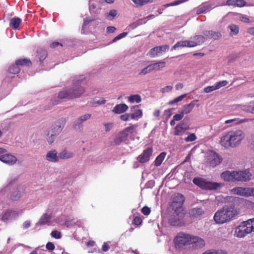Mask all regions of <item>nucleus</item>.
<instances>
[{
	"instance_id": "obj_1",
	"label": "nucleus",
	"mask_w": 254,
	"mask_h": 254,
	"mask_svg": "<svg viewBox=\"0 0 254 254\" xmlns=\"http://www.w3.org/2000/svg\"><path fill=\"white\" fill-rule=\"evenodd\" d=\"M184 201V195L180 193L176 194L173 198L172 206L174 212L169 220L170 224L173 226H180L183 224L182 220L185 213L182 206Z\"/></svg>"
},
{
	"instance_id": "obj_2",
	"label": "nucleus",
	"mask_w": 254,
	"mask_h": 254,
	"mask_svg": "<svg viewBox=\"0 0 254 254\" xmlns=\"http://www.w3.org/2000/svg\"><path fill=\"white\" fill-rule=\"evenodd\" d=\"M245 136V133L241 129L229 131L223 136V146L226 148H235L241 143Z\"/></svg>"
},
{
	"instance_id": "obj_3",
	"label": "nucleus",
	"mask_w": 254,
	"mask_h": 254,
	"mask_svg": "<svg viewBox=\"0 0 254 254\" xmlns=\"http://www.w3.org/2000/svg\"><path fill=\"white\" fill-rule=\"evenodd\" d=\"M190 234L184 232L179 233L174 238L173 243L175 246V251L171 249L169 251L173 254H177L178 252L182 251L188 245H190Z\"/></svg>"
},
{
	"instance_id": "obj_4",
	"label": "nucleus",
	"mask_w": 254,
	"mask_h": 254,
	"mask_svg": "<svg viewBox=\"0 0 254 254\" xmlns=\"http://www.w3.org/2000/svg\"><path fill=\"white\" fill-rule=\"evenodd\" d=\"M84 90L81 84L77 81L74 83L70 88H66L60 92L59 97L61 99H71L79 97L83 93Z\"/></svg>"
},
{
	"instance_id": "obj_5",
	"label": "nucleus",
	"mask_w": 254,
	"mask_h": 254,
	"mask_svg": "<svg viewBox=\"0 0 254 254\" xmlns=\"http://www.w3.org/2000/svg\"><path fill=\"white\" fill-rule=\"evenodd\" d=\"M206 38L202 35H196L191 38L189 40L180 41L177 42L171 48V51L177 49L178 48L195 47L202 44L205 41Z\"/></svg>"
},
{
	"instance_id": "obj_6",
	"label": "nucleus",
	"mask_w": 254,
	"mask_h": 254,
	"mask_svg": "<svg viewBox=\"0 0 254 254\" xmlns=\"http://www.w3.org/2000/svg\"><path fill=\"white\" fill-rule=\"evenodd\" d=\"M193 183L202 189L205 190H217L221 186V184L206 181L205 179L200 178H194Z\"/></svg>"
},
{
	"instance_id": "obj_7",
	"label": "nucleus",
	"mask_w": 254,
	"mask_h": 254,
	"mask_svg": "<svg viewBox=\"0 0 254 254\" xmlns=\"http://www.w3.org/2000/svg\"><path fill=\"white\" fill-rule=\"evenodd\" d=\"M23 212V209H21L7 210L3 213L1 219L5 222H9L16 219Z\"/></svg>"
},
{
	"instance_id": "obj_8",
	"label": "nucleus",
	"mask_w": 254,
	"mask_h": 254,
	"mask_svg": "<svg viewBox=\"0 0 254 254\" xmlns=\"http://www.w3.org/2000/svg\"><path fill=\"white\" fill-rule=\"evenodd\" d=\"M237 214L234 206H225L223 208V223L232 220Z\"/></svg>"
},
{
	"instance_id": "obj_9",
	"label": "nucleus",
	"mask_w": 254,
	"mask_h": 254,
	"mask_svg": "<svg viewBox=\"0 0 254 254\" xmlns=\"http://www.w3.org/2000/svg\"><path fill=\"white\" fill-rule=\"evenodd\" d=\"M235 182H247L251 180L252 174L248 170L235 171Z\"/></svg>"
},
{
	"instance_id": "obj_10",
	"label": "nucleus",
	"mask_w": 254,
	"mask_h": 254,
	"mask_svg": "<svg viewBox=\"0 0 254 254\" xmlns=\"http://www.w3.org/2000/svg\"><path fill=\"white\" fill-rule=\"evenodd\" d=\"M206 155L207 161L210 166L214 167L220 163V159L214 151L209 150Z\"/></svg>"
},
{
	"instance_id": "obj_11",
	"label": "nucleus",
	"mask_w": 254,
	"mask_h": 254,
	"mask_svg": "<svg viewBox=\"0 0 254 254\" xmlns=\"http://www.w3.org/2000/svg\"><path fill=\"white\" fill-rule=\"evenodd\" d=\"M66 122V120L65 118H61L55 122L54 125L51 127L50 130L55 134L59 135L62 131Z\"/></svg>"
},
{
	"instance_id": "obj_12",
	"label": "nucleus",
	"mask_w": 254,
	"mask_h": 254,
	"mask_svg": "<svg viewBox=\"0 0 254 254\" xmlns=\"http://www.w3.org/2000/svg\"><path fill=\"white\" fill-rule=\"evenodd\" d=\"M232 193L245 197L252 196L251 188L236 187L231 190Z\"/></svg>"
},
{
	"instance_id": "obj_13",
	"label": "nucleus",
	"mask_w": 254,
	"mask_h": 254,
	"mask_svg": "<svg viewBox=\"0 0 254 254\" xmlns=\"http://www.w3.org/2000/svg\"><path fill=\"white\" fill-rule=\"evenodd\" d=\"M0 160L8 165L12 166L16 163L17 158L11 154L5 153L2 155H0Z\"/></svg>"
},
{
	"instance_id": "obj_14",
	"label": "nucleus",
	"mask_w": 254,
	"mask_h": 254,
	"mask_svg": "<svg viewBox=\"0 0 254 254\" xmlns=\"http://www.w3.org/2000/svg\"><path fill=\"white\" fill-rule=\"evenodd\" d=\"M169 48V46L168 45H165L161 46H157L155 48L151 49L149 52V55L151 57H155L156 56H158L163 53H165L167 51H168Z\"/></svg>"
},
{
	"instance_id": "obj_15",
	"label": "nucleus",
	"mask_w": 254,
	"mask_h": 254,
	"mask_svg": "<svg viewBox=\"0 0 254 254\" xmlns=\"http://www.w3.org/2000/svg\"><path fill=\"white\" fill-rule=\"evenodd\" d=\"M248 230L246 225L243 221L236 228L235 235L238 238H243L250 234Z\"/></svg>"
},
{
	"instance_id": "obj_16",
	"label": "nucleus",
	"mask_w": 254,
	"mask_h": 254,
	"mask_svg": "<svg viewBox=\"0 0 254 254\" xmlns=\"http://www.w3.org/2000/svg\"><path fill=\"white\" fill-rule=\"evenodd\" d=\"M189 213L192 220H196L201 218L204 211L200 207H194L190 210Z\"/></svg>"
},
{
	"instance_id": "obj_17",
	"label": "nucleus",
	"mask_w": 254,
	"mask_h": 254,
	"mask_svg": "<svg viewBox=\"0 0 254 254\" xmlns=\"http://www.w3.org/2000/svg\"><path fill=\"white\" fill-rule=\"evenodd\" d=\"M56 222L55 219L52 214H45L42 216L39 221L36 224V226L39 225H54Z\"/></svg>"
},
{
	"instance_id": "obj_18",
	"label": "nucleus",
	"mask_w": 254,
	"mask_h": 254,
	"mask_svg": "<svg viewBox=\"0 0 254 254\" xmlns=\"http://www.w3.org/2000/svg\"><path fill=\"white\" fill-rule=\"evenodd\" d=\"M153 150L152 148H148L145 149L143 152L138 156L137 159L141 163L148 162L152 155Z\"/></svg>"
},
{
	"instance_id": "obj_19",
	"label": "nucleus",
	"mask_w": 254,
	"mask_h": 254,
	"mask_svg": "<svg viewBox=\"0 0 254 254\" xmlns=\"http://www.w3.org/2000/svg\"><path fill=\"white\" fill-rule=\"evenodd\" d=\"M190 245L196 248H201L205 246V242L202 238L190 235Z\"/></svg>"
},
{
	"instance_id": "obj_20",
	"label": "nucleus",
	"mask_w": 254,
	"mask_h": 254,
	"mask_svg": "<svg viewBox=\"0 0 254 254\" xmlns=\"http://www.w3.org/2000/svg\"><path fill=\"white\" fill-rule=\"evenodd\" d=\"M45 158L48 161L57 162L59 161V154L55 149L51 150L47 153Z\"/></svg>"
},
{
	"instance_id": "obj_21",
	"label": "nucleus",
	"mask_w": 254,
	"mask_h": 254,
	"mask_svg": "<svg viewBox=\"0 0 254 254\" xmlns=\"http://www.w3.org/2000/svg\"><path fill=\"white\" fill-rule=\"evenodd\" d=\"M137 127V125H134L126 127L125 129L126 134L127 135L128 138H130L132 140L134 139L135 136L137 134V131L136 129Z\"/></svg>"
},
{
	"instance_id": "obj_22",
	"label": "nucleus",
	"mask_w": 254,
	"mask_h": 254,
	"mask_svg": "<svg viewBox=\"0 0 254 254\" xmlns=\"http://www.w3.org/2000/svg\"><path fill=\"white\" fill-rule=\"evenodd\" d=\"M128 139L127 135L124 129L117 134L114 139V142L116 144L119 145L123 142L126 141Z\"/></svg>"
},
{
	"instance_id": "obj_23",
	"label": "nucleus",
	"mask_w": 254,
	"mask_h": 254,
	"mask_svg": "<svg viewBox=\"0 0 254 254\" xmlns=\"http://www.w3.org/2000/svg\"><path fill=\"white\" fill-rule=\"evenodd\" d=\"M248 120L247 119H241L240 118H236L225 121L224 124L227 125V127H232L235 126L236 125L245 123L247 122Z\"/></svg>"
},
{
	"instance_id": "obj_24",
	"label": "nucleus",
	"mask_w": 254,
	"mask_h": 254,
	"mask_svg": "<svg viewBox=\"0 0 254 254\" xmlns=\"http://www.w3.org/2000/svg\"><path fill=\"white\" fill-rule=\"evenodd\" d=\"M74 156V153L66 149H64L59 153V160H66L72 158Z\"/></svg>"
},
{
	"instance_id": "obj_25",
	"label": "nucleus",
	"mask_w": 254,
	"mask_h": 254,
	"mask_svg": "<svg viewBox=\"0 0 254 254\" xmlns=\"http://www.w3.org/2000/svg\"><path fill=\"white\" fill-rule=\"evenodd\" d=\"M187 129L188 127L185 126L184 124H179L175 127L174 134L176 135H182Z\"/></svg>"
},
{
	"instance_id": "obj_26",
	"label": "nucleus",
	"mask_w": 254,
	"mask_h": 254,
	"mask_svg": "<svg viewBox=\"0 0 254 254\" xmlns=\"http://www.w3.org/2000/svg\"><path fill=\"white\" fill-rule=\"evenodd\" d=\"M91 117V115L89 114H86L80 117L77 120L73 123V127L74 128H76L77 126H79L83 122L89 119Z\"/></svg>"
},
{
	"instance_id": "obj_27",
	"label": "nucleus",
	"mask_w": 254,
	"mask_h": 254,
	"mask_svg": "<svg viewBox=\"0 0 254 254\" xmlns=\"http://www.w3.org/2000/svg\"><path fill=\"white\" fill-rule=\"evenodd\" d=\"M196 102H197V100H193L191 101L190 104L185 105L183 107L182 110H181L182 113L184 115L190 113L195 106Z\"/></svg>"
},
{
	"instance_id": "obj_28",
	"label": "nucleus",
	"mask_w": 254,
	"mask_h": 254,
	"mask_svg": "<svg viewBox=\"0 0 254 254\" xmlns=\"http://www.w3.org/2000/svg\"><path fill=\"white\" fill-rule=\"evenodd\" d=\"M221 87H222V81H219L213 85L208 86L204 88L203 91L206 93H209L220 88Z\"/></svg>"
},
{
	"instance_id": "obj_29",
	"label": "nucleus",
	"mask_w": 254,
	"mask_h": 254,
	"mask_svg": "<svg viewBox=\"0 0 254 254\" xmlns=\"http://www.w3.org/2000/svg\"><path fill=\"white\" fill-rule=\"evenodd\" d=\"M203 33L206 38L214 40L217 39L221 36V34L220 32L205 31Z\"/></svg>"
},
{
	"instance_id": "obj_30",
	"label": "nucleus",
	"mask_w": 254,
	"mask_h": 254,
	"mask_svg": "<svg viewBox=\"0 0 254 254\" xmlns=\"http://www.w3.org/2000/svg\"><path fill=\"white\" fill-rule=\"evenodd\" d=\"M128 107L125 104L117 105L113 109V112L116 114H121L126 112Z\"/></svg>"
},
{
	"instance_id": "obj_31",
	"label": "nucleus",
	"mask_w": 254,
	"mask_h": 254,
	"mask_svg": "<svg viewBox=\"0 0 254 254\" xmlns=\"http://www.w3.org/2000/svg\"><path fill=\"white\" fill-rule=\"evenodd\" d=\"M223 180L228 182H235V171H226L223 172Z\"/></svg>"
},
{
	"instance_id": "obj_32",
	"label": "nucleus",
	"mask_w": 254,
	"mask_h": 254,
	"mask_svg": "<svg viewBox=\"0 0 254 254\" xmlns=\"http://www.w3.org/2000/svg\"><path fill=\"white\" fill-rule=\"evenodd\" d=\"M24 193V189L23 188H20L13 192L11 195V198L12 200L15 201L19 199Z\"/></svg>"
},
{
	"instance_id": "obj_33",
	"label": "nucleus",
	"mask_w": 254,
	"mask_h": 254,
	"mask_svg": "<svg viewBox=\"0 0 254 254\" xmlns=\"http://www.w3.org/2000/svg\"><path fill=\"white\" fill-rule=\"evenodd\" d=\"M228 28L230 30L229 34L231 37L236 36L239 33L240 28L236 24H231L228 26Z\"/></svg>"
},
{
	"instance_id": "obj_34",
	"label": "nucleus",
	"mask_w": 254,
	"mask_h": 254,
	"mask_svg": "<svg viewBox=\"0 0 254 254\" xmlns=\"http://www.w3.org/2000/svg\"><path fill=\"white\" fill-rule=\"evenodd\" d=\"M57 135V134H55L49 129L46 135V138L48 143L52 144L55 141Z\"/></svg>"
},
{
	"instance_id": "obj_35",
	"label": "nucleus",
	"mask_w": 254,
	"mask_h": 254,
	"mask_svg": "<svg viewBox=\"0 0 254 254\" xmlns=\"http://www.w3.org/2000/svg\"><path fill=\"white\" fill-rule=\"evenodd\" d=\"M128 101L131 103H139L141 101V96L138 94L131 95L127 97Z\"/></svg>"
},
{
	"instance_id": "obj_36",
	"label": "nucleus",
	"mask_w": 254,
	"mask_h": 254,
	"mask_svg": "<svg viewBox=\"0 0 254 254\" xmlns=\"http://www.w3.org/2000/svg\"><path fill=\"white\" fill-rule=\"evenodd\" d=\"M21 22V20L18 17H13L10 21L9 25L14 29H16Z\"/></svg>"
},
{
	"instance_id": "obj_37",
	"label": "nucleus",
	"mask_w": 254,
	"mask_h": 254,
	"mask_svg": "<svg viewBox=\"0 0 254 254\" xmlns=\"http://www.w3.org/2000/svg\"><path fill=\"white\" fill-rule=\"evenodd\" d=\"M133 113H130L131 115V119L132 120H138L141 118L142 116V111L139 109H135Z\"/></svg>"
},
{
	"instance_id": "obj_38",
	"label": "nucleus",
	"mask_w": 254,
	"mask_h": 254,
	"mask_svg": "<svg viewBox=\"0 0 254 254\" xmlns=\"http://www.w3.org/2000/svg\"><path fill=\"white\" fill-rule=\"evenodd\" d=\"M211 8H212V7L211 4H206L202 6H200L197 9L196 13L199 14L205 13L207 11H209Z\"/></svg>"
},
{
	"instance_id": "obj_39",
	"label": "nucleus",
	"mask_w": 254,
	"mask_h": 254,
	"mask_svg": "<svg viewBox=\"0 0 254 254\" xmlns=\"http://www.w3.org/2000/svg\"><path fill=\"white\" fill-rule=\"evenodd\" d=\"M166 155V153L164 152L161 153L156 158L154 161V165L156 166H159L162 164Z\"/></svg>"
},
{
	"instance_id": "obj_40",
	"label": "nucleus",
	"mask_w": 254,
	"mask_h": 254,
	"mask_svg": "<svg viewBox=\"0 0 254 254\" xmlns=\"http://www.w3.org/2000/svg\"><path fill=\"white\" fill-rule=\"evenodd\" d=\"M245 224L248 228V230L249 232L251 233L253 232H254V218L250 219L247 221H244Z\"/></svg>"
},
{
	"instance_id": "obj_41",
	"label": "nucleus",
	"mask_w": 254,
	"mask_h": 254,
	"mask_svg": "<svg viewBox=\"0 0 254 254\" xmlns=\"http://www.w3.org/2000/svg\"><path fill=\"white\" fill-rule=\"evenodd\" d=\"M214 220L216 223L218 224H222V211L219 210L217 211L214 216Z\"/></svg>"
},
{
	"instance_id": "obj_42",
	"label": "nucleus",
	"mask_w": 254,
	"mask_h": 254,
	"mask_svg": "<svg viewBox=\"0 0 254 254\" xmlns=\"http://www.w3.org/2000/svg\"><path fill=\"white\" fill-rule=\"evenodd\" d=\"M151 66L152 71L154 70H160L162 68L164 67L166 65V63L165 62H159L155 64H151Z\"/></svg>"
},
{
	"instance_id": "obj_43",
	"label": "nucleus",
	"mask_w": 254,
	"mask_h": 254,
	"mask_svg": "<svg viewBox=\"0 0 254 254\" xmlns=\"http://www.w3.org/2000/svg\"><path fill=\"white\" fill-rule=\"evenodd\" d=\"M137 6L144 5L148 3H151L153 0H131Z\"/></svg>"
},
{
	"instance_id": "obj_44",
	"label": "nucleus",
	"mask_w": 254,
	"mask_h": 254,
	"mask_svg": "<svg viewBox=\"0 0 254 254\" xmlns=\"http://www.w3.org/2000/svg\"><path fill=\"white\" fill-rule=\"evenodd\" d=\"M187 96V94H183V95H182L176 98H175L174 100H172V101H170V102H169L168 103V105H174L175 104H176L179 102H181V101H182Z\"/></svg>"
},
{
	"instance_id": "obj_45",
	"label": "nucleus",
	"mask_w": 254,
	"mask_h": 254,
	"mask_svg": "<svg viewBox=\"0 0 254 254\" xmlns=\"http://www.w3.org/2000/svg\"><path fill=\"white\" fill-rule=\"evenodd\" d=\"M38 58L39 61L41 62H42L47 57V52L44 50H40L38 52Z\"/></svg>"
},
{
	"instance_id": "obj_46",
	"label": "nucleus",
	"mask_w": 254,
	"mask_h": 254,
	"mask_svg": "<svg viewBox=\"0 0 254 254\" xmlns=\"http://www.w3.org/2000/svg\"><path fill=\"white\" fill-rule=\"evenodd\" d=\"M15 63L18 65H29L31 64L30 61L26 59L18 60Z\"/></svg>"
},
{
	"instance_id": "obj_47",
	"label": "nucleus",
	"mask_w": 254,
	"mask_h": 254,
	"mask_svg": "<svg viewBox=\"0 0 254 254\" xmlns=\"http://www.w3.org/2000/svg\"><path fill=\"white\" fill-rule=\"evenodd\" d=\"M16 63L15 64L12 65L9 68V71L13 74H16L19 72L20 69Z\"/></svg>"
},
{
	"instance_id": "obj_48",
	"label": "nucleus",
	"mask_w": 254,
	"mask_h": 254,
	"mask_svg": "<svg viewBox=\"0 0 254 254\" xmlns=\"http://www.w3.org/2000/svg\"><path fill=\"white\" fill-rule=\"evenodd\" d=\"M238 19L242 22L244 23H250V19L246 16L242 14L237 13Z\"/></svg>"
},
{
	"instance_id": "obj_49",
	"label": "nucleus",
	"mask_w": 254,
	"mask_h": 254,
	"mask_svg": "<svg viewBox=\"0 0 254 254\" xmlns=\"http://www.w3.org/2000/svg\"><path fill=\"white\" fill-rule=\"evenodd\" d=\"M197 137L194 133L190 134L187 137L185 138L186 142H191L196 139Z\"/></svg>"
},
{
	"instance_id": "obj_50",
	"label": "nucleus",
	"mask_w": 254,
	"mask_h": 254,
	"mask_svg": "<svg viewBox=\"0 0 254 254\" xmlns=\"http://www.w3.org/2000/svg\"><path fill=\"white\" fill-rule=\"evenodd\" d=\"M236 6L237 7H243L245 6H249L250 4H247V2L244 0H236Z\"/></svg>"
},
{
	"instance_id": "obj_51",
	"label": "nucleus",
	"mask_w": 254,
	"mask_h": 254,
	"mask_svg": "<svg viewBox=\"0 0 254 254\" xmlns=\"http://www.w3.org/2000/svg\"><path fill=\"white\" fill-rule=\"evenodd\" d=\"M151 66V65H149L147 67L143 68L141 71L139 72V75H145L151 71H152V68Z\"/></svg>"
},
{
	"instance_id": "obj_52",
	"label": "nucleus",
	"mask_w": 254,
	"mask_h": 254,
	"mask_svg": "<svg viewBox=\"0 0 254 254\" xmlns=\"http://www.w3.org/2000/svg\"><path fill=\"white\" fill-rule=\"evenodd\" d=\"M106 102V100L103 98L100 99H94L92 102V104L94 105H102L105 104Z\"/></svg>"
},
{
	"instance_id": "obj_53",
	"label": "nucleus",
	"mask_w": 254,
	"mask_h": 254,
	"mask_svg": "<svg viewBox=\"0 0 254 254\" xmlns=\"http://www.w3.org/2000/svg\"><path fill=\"white\" fill-rule=\"evenodd\" d=\"M242 109L248 113L254 114V107L250 109V107L247 105L241 106Z\"/></svg>"
},
{
	"instance_id": "obj_54",
	"label": "nucleus",
	"mask_w": 254,
	"mask_h": 254,
	"mask_svg": "<svg viewBox=\"0 0 254 254\" xmlns=\"http://www.w3.org/2000/svg\"><path fill=\"white\" fill-rule=\"evenodd\" d=\"M51 235L53 238L57 239H60L62 237L61 233L57 230L52 231L51 233Z\"/></svg>"
},
{
	"instance_id": "obj_55",
	"label": "nucleus",
	"mask_w": 254,
	"mask_h": 254,
	"mask_svg": "<svg viewBox=\"0 0 254 254\" xmlns=\"http://www.w3.org/2000/svg\"><path fill=\"white\" fill-rule=\"evenodd\" d=\"M117 14V11L116 10L113 9L110 11V12L108 13V14L107 15V18L111 20L113 17L116 16Z\"/></svg>"
},
{
	"instance_id": "obj_56",
	"label": "nucleus",
	"mask_w": 254,
	"mask_h": 254,
	"mask_svg": "<svg viewBox=\"0 0 254 254\" xmlns=\"http://www.w3.org/2000/svg\"><path fill=\"white\" fill-rule=\"evenodd\" d=\"M184 116V114L181 111H179L178 114H177L173 116V118L176 121H179L183 118Z\"/></svg>"
},
{
	"instance_id": "obj_57",
	"label": "nucleus",
	"mask_w": 254,
	"mask_h": 254,
	"mask_svg": "<svg viewBox=\"0 0 254 254\" xmlns=\"http://www.w3.org/2000/svg\"><path fill=\"white\" fill-rule=\"evenodd\" d=\"M75 223V219H72L71 220H66L65 222V225L67 227H71L73 226Z\"/></svg>"
},
{
	"instance_id": "obj_58",
	"label": "nucleus",
	"mask_w": 254,
	"mask_h": 254,
	"mask_svg": "<svg viewBox=\"0 0 254 254\" xmlns=\"http://www.w3.org/2000/svg\"><path fill=\"white\" fill-rule=\"evenodd\" d=\"M90 10L94 13H98L99 11V8H97L96 5L94 4L90 3L89 5Z\"/></svg>"
},
{
	"instance_id": "obj_59",
	"label": "nucleus",
	"mask_w": 254,
	"mask_h": 254,
	"mask_svg": "<svg viewBox=\"0 0 254 254\" xmlns=\"http://www.w3.org/2000/svg\"><path fill=\"white\" fill-rule=\"evenodd\" d=\"M172 115V109L166 110L163 113V116L168 120Z\"/></svg>"
},
{
	"instance_id": "obj_60",
	"label": "nucleus",
	"mask_w": 254,
	"mask_h": 254,
	"mask_svg": "<svg viewBox=\"0 0 254 254\" xmlns=\"http://www.w3.org/2000/svg\"><path fill=\"white\" fill-rule=\"evenodd\" d=\"M104 129L106 132H108L113 127V123H105L104 125Z\"/></svg>"
},
{
	"instance_id": "obj_61",
	"label": "nucleus",
	"mask_w": 254,
	"mask_h": 254,
	"mask_svg": "<svg viewBox=\"0 0 254 254\" xmlns=\"http://www.w3.org/2000/svg\"><path fill=\"white\" fill-rule=\"evenodd\" d=\"M142 223V219L140 217L138 216H135L134 217L133 220V223L135 225H140Z\"/></svg>"
},
{
	"instance_id": "obj_62",
	"label": "nucleus",
	"mask_w": 254,
	"mask_h": 254,
	"mask_svg": "<svg viewBox=\"0 0 254 254\" xmlns=\"http://www.w3.org/2000/svg\"><path fill=\"white\" fill-rule=\"evenodd\" d=\"M121 119L124 121H128L130 120H132L131 119L130 114H125L121 116Z\"/></svg>"
},
{
	"instance_id": "obj_63",
	"label": "nucleus",
	"mask_w": 254,
	"mask_h": 254,
	"mask_svg": "<svg viewBox=\"0 0 254 254\" xmlns=\"http://www.w3.org/2000/svg\"><path fill=\"white\" fill-rule=\"evenodd\" d=\"M172 89H173V87L172 86L168 85V86H166L165 87L161 89V91L163 93H168V92H171L172 91Z\"/></svg>"
},
{
	"instance_id": "obj_64",
	"label": "nucleus",
	"mask_w": 254,
	"mask_h": 254,
	"mask_svg": "<svg viewBox=\"0 0 254 254\" xmlns=\"http://www.w3.org/2000/svg\"><path fill=\"white\" fill-rule=\"evenodd\" d=\"M142 213L145 215H148L150 213V209L147 206H144L141 209Z\"/></svg>"
}]
</instances>
